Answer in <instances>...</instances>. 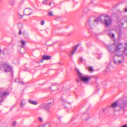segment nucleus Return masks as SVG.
I'll use <instances>...</instances> for the list:
<instances>
[{"mask_svg": "<svg viewBox=\"0 0 127 127\" xmlns=\"http://www.w3.org/2000/svg\"><path fill=\"white\" fill-rule=\"evenodd\" d=\"M115 42L114 44L116 46V48H114L112 46L107 45L106 48L110 52V54H115L118 56L119 55H118V53H120V55H126L127 56V43L125 42V44L126 47H123L122 44V43H118V45L117 46L115 44V40L114 39Z\"/></svg>", "mask_w": 127, "mask_h": 127, "instance_id": "nucleus-1", "label": "nucleus"}, {"mask_svg": "<svg viewBox=\"0 0 127 127\" xmlns=\"http://www.w3.org/2000/svg\"><path fill=\"white\" fill-rule=\"evenodd\" d=\"M48 104L44 103L40 105L39 108L40 109L45 110L49 114L51 113V106L53 105L54 101L53 99H49L48 101Z\"/></svg>", "mask_w": 127, "mask_h": 127, "instance_id": "nucleus-2", "label": "nucleus"}, {"mask_svg": "<svg viewBox=\"0 0 127 127\" xmlns=\"http://www.w3.org/2000/svg\"><path fill=\"white\" fill-rule=\"evenodd\" d=\"M78 73V76L79 78L83 80L84 82L89 81L92 77V76H83L78 69L76 70Z\"/></svg>", "mask_w": 127, "mask_h": 127, "instance_id": "nucleus-3", "label": "nucleus"}, {"mask_svg": "<svg viewBox=\"0 0 127 127\" xmlns=\"http://www.w3.org/2000/svg\"><path fill=\"white\" fill-rule=\"evenodd\" d=\"M2 67L4 68V70L6 72H10L12 73L13 72L12 68L10 65L7 64H3L2 65Z\"/></svg>", "mask_w": 127, "mask_h": 127, "instance_id": "nucleus-4", "label": "nucleus"}, {"mask_svg": "<svg viewBox=\"0 0 127 127\" xmlns=\"http://www.w3.org/2000/svg\"><path fill=\"white\" fill-rule=\"evenodd\" d=\"M105 17L106 18L105 20L104 24L107 26H108L111 24L112 20L107 15H105Z\"/></svg>", "mask_w": 127, "mask_h": 127, "instance_id": "nucleus-5", "label": "nucleus"}, {"mask_svg": "<svg viewBox=\"0 0 127 127\" xmlns=\"http://www.w3.org/2000/svg\"><path fill=\"white\" fill-rule=\"evenodd\" d=\"M32 10L30 8H26L24 10V14L26 15H29L31 14Z\"/></svg>", "mask_w": 127, "mask_h": 127, "instance_id": "nucleus-6", "label": "nucleus"}, {"mask_svg": "<svg viewBox=\"0 0 127 127\" xmlns=\"http://www.w3.org/2000/svg\"><path fill=\"white\" fill-rule=\"evenodd\" d=\"M119 106V107L121 108H122V106L121 105L119 104L117 102H114V103L111 106H108L107 107V108H109L110 107V108H115L116 107L118 106Z\"/></svg>", "mask_w": 127, "mask_h": 127, "instance_id": "nucleus-7", "label": "nucleus"}, {"mask_svg": "<svg viewBox=\"0 0 127 127\" xmlns=\"http://www.w3.org/2000/svg\"><path fill=\"white\" fill-rule=\"evenodd\" d=\"M51 56H49L48 55H44L43 56L41 59L38 62L39 63L40 62L42 63L43 61L44 60H48L51 58Z\"/></svg>", "mask_w": 127, "mask_h": 127, "instance_id": "nucleus-8", "label": "nucleus"}, {"mask_svg": "<svg viewBox=\"0 0 127 127\" xmlns=\"http://www.w3.org/2000/svg\"><path fill=\"white\" fill-rule=\"evenodd\" d=\"M90 118L88 113H84L81 117L83 120H87Z\"/></svg>", "mask_w": 127, "mask_h": 127, "instance_id": "nucleus-9", "label": "nucleus"}, {"mask_svg": "<svg viewBox=\"0 0 127 127\" xmlns=\"http://www.w3.org/2000/svg\"><path fill=\"white\" fill-rule=\"evenodd\" d=\"M9 94V93L8 92H4L2 93H1V95H0V96L3 97L4 99Z\"/></svg>", "mask_w": 127, "mask_h": 127, "instance_id": "nucleus-10", "label": "nucleus"}, {"mask_svg": "<svg viewBox=\"0 0 127 127\" xmlns=\"http://www.w3.org/2000/svg\"><path fill=\"white\" fill-rule=\"evenodd\" d=\"M79 44H78L77 45L76 47H74L73 48V51L71 53H70L68 54L69 55H72L74 53L75 51L77 50L78 47L79 46Z\"/></svg>", "mask_w": 127, "mask_h": 127, "instance_id": "nucleus-11", "label": "nucleus"}, {"mask_svg": "<svg viewBox=\"0 0 127 127\" xmlns=\"http://www.w3.org/2000/svg\"><path fill=\"white\" fill-rule=\"evenodd\" d=\"M93 24L91 22V20L90 19H89L88 20L86 23V25H88L90 27L93 25Z\"/></svg>", "mask_w": 127, "mask_h": 127, "instance_id": "nucleus-12", "label": "nucleus"}, {"mask_svg": "<svg viewBox=\"0 0 127 127\" xmlns=\"http://www.w3.org/2000/svg\"><path fill=\"white\" fill-rule=\"evenodd\" d=\"M99 21L102 22V19L101 17H100L97 18L94 20V22L95 23L97 24Z\"/></svg>", "mask_w": 127, "mask_h": 127, "instance_id": "nucleus-13", "label": "nucleus"}, {"mask_svg": "<svg viewBox=\"0 0 127 127\" xmlns=\"http://www.w3.org/2000/svg\"><path fill=\"white\" fill-rule=\"evenodd\" d=\"M28 102L29 103L33 105H36L37 104V103L36 102L32 100H29Z\"/></svg>", "mask_w": 127, "mask_h": 127, "instance_id": "nucleus-14", "label": "nucleus"}, {"mask_svg": "<svg viewBox=\"0 0 127 127\" xmlns=\"http://www.w3.org/2000/svg\"><path fill=\"white\" fill-rule=\"evenodd\" d=\"M26 102L25 100L23 99H22L20 103V106L21 107H23L26 104Z\"/></svg>", "mask_w": 127, "mask_h": 127, "instance_id": "nucleus-15", "label": "nucleus"}, {"mask_svg": "<svg viewBox=\"0 0 127 127\" xmlns=\"http://www.w3.org/2000/svg\"><path fill=\"white\" fill-rule=\"evenodd\" d=\"M22 34L24 37L26 38H29V36L28 34L26 33L25 32H23Z\"/></svg>", "mask_w": 127, "mask_h": 127, "instance_id": "nucleus-16", "label": "nucleus"}, {"mask_svg": "<svg viewBox=\"0 0 127 127\" xmlns=\"http://www.w3.org/2000/svg\"><path fill=\"white\" fill-rule=\"evenodd\" d=\"M50 126V125L49 123H47L43 125L42 126H41V127H49Z\"/></svg>", "mask_w": 127, "mask_h": 127, "instance_id": "nucleus-17", "label": "nucleus"}, {"mask_svg": "<svg viewBox=\"0 0 127 127\" xmlns=\"http://www.w3.org/2000/svg\"><path fill=\"white\" fill-rule=\"evenodd\" d=\"M21 42L22 45L21 46V47L23 48L24 47V45H25V41L23 40H21Z\"/></svg>", "mask_w": 127, "mask_h": 127, "instance_id": "nucleus-18", "label": "nucleus"}, {"mask_svg": "<svg viewBox=\"0 0 127 127\" xmlns=\"http://www.w3.org/2000/svg\"><path fill=\"white\" fill-rule=\"evenodd\" d=\"M113 61H114V63L116 64H119L120 63L122 62V61H121L120 60H119V61L118 62H118H117L116 61L113 60Z\"/></svg>", "mask_w": 127, "mask_h": 127, "instance_id": "nucleus-19", "label": "nucleus"}, {"mask_svg": "<svg viewBox=\"0 0 127 127\" xmlns=\"http://www.w3.org/2000/svg\"><path fill=\"white\" fill-rule=\"evenodd\" d=\"M14 3V1L12 0H11L9 1V4L11 5H13Z\"/></svg>", "mask_w": 127, "mask_h": 127, "instance_id": "nucleus-20", "label": "nucleus"}, {"mask_svg": "<svg viewBox=\"0 0 127 127\" xmlns=\"http://www.w3.org/2000/svg\"><path fill=\"white\" fill-rule=\"evenodd\" d=\"M109 36L111 38H113L114 39V34L112 33L111 34V33L109 34Z\"/></svg>", "mask_w": 127, "mask_h": 127, "instance_id": "nucleus-21", "label": "nucleus"}, {"mask_svg": "<svg viewBox=\"0 0 127 127\" xmlns=\"http://www.w3.org/2000/svg\"><path fill=\"white\" fill-rule=\"evenodd\" d=\"M18 27L19 29H21L23 27V25L21 23H19L18 24Z\"/></svg>", "mask_w": 127, "mask_h": 127, "instance_id": "nucleus-22", "label": "nucleus"}, {"mask_svg": "<svg viewBox=\"0 0 127 127\" xmlns=\"http://www.w3.org/2000/svg\"><path fill=\"white\" fill-rule=\"evenodd\" d=\"M53 13L52 11H50L48 13V15L50 16H52L53 15Z\"/></svg>", "mask_w": 127, "mask_h": 127, "instance_id": "nucleus-23", "label": "nucleus"}, {"mask_svg": "<svg viewBox=\"0 0 127 127\" xmlns=\"http://www.w3.org/2000/svg\"><path fill=\"white\" fill-rule=\"evenodd\" d=\"M89 71L91 72H93L94 71V70L93 69L92 67H89Z\"/></svg>", "mask_w": 127, "mask_h": 127, "instance_id": "nucleus-24", "label": "nucleus"}, {"mask_svg": "<svg viewBox=\"0 0 127 127\" xmlns=\"http://www.w3.org/2000/svg\"><path fill=\"white\" fill-rule=\"evenodd\" d=\"M18 14L19 15L18 18H22L23 17V15L21 14L20 13H18Z\"/></svg>", "mask_w": 127, "mask_h": 127, "instance_id": "nucleus-25", "label": "nucleus"}, {"mask_svg": "<svg viewBox=\"0 0 127 127\" xmlns=\"http://www.w3.org/2000/svg\"><path fill=\"white\" fill-rule=\"evenodd\" d=\"M17 124L16 122L14 121L13 122V123L12 124V126H15Z\"/></svg>", "mask_w": 127, "mask_h": 127, "instance_id": "nucleus-26", "label": "nucleus"}, {"mask_svg": "<svg viewBox=\"0 0 127 127\" xmlns=\"http://www.w3.org/2000/svg\"><path fill=\"white\" fill-rule=\"evenodd\" d=\"M122 104L123 106L126 105H127V102H126V101H124L123 102Z\"/></svg>", "mask_w": 127, "mask_h": 127, "instance_id": "nucleus-27", "label": "nucleus"}, {"mask_svg": "<svg viewBox=\"0 0 127 127\" xmlns=\"http://www.w3.org/2000/svg\"><path fill=\"white\" fill-rule=\"evenodd\" d=\"M83 59H82V58H80V59L79 60V62L80 63H81L83 62Z\"/></svg>", "mask_w": 127, "mask_h": 127, "instance_id": "nucleus-28", "label": "nucleus"}, {"mask_svg": "<svg viewBox=\"0 0 127 127\" xmlns=\"http://www.w3.org/2000/svg\"><path fill=\"white\" fill-rule=\"evenodd\" d=\"M4 99L3 98V97H2L0 95V102L3 101Z\"/></svg>", "mask_w": 127, "mask_h": 127, "instance_id": "nucleus-29", "label": "nucleus"}, {"mask_svg": "<svg viewBox=\"0 0 127 127\" xmlns=\"http://www.w3.org/2000/svg\"><path fill=\"white\" fill-rule=\"evenodd\" d=\"M19 83L21 84H24V82L23 81L19 82Z\"/></svg>", "mask_w": 127, "mask_h": 127, "instance_id": "nucleus-30", "label": "nucleus"}, {"mask_svg": "<svg viewBox=\"0 0 127 127\" xmlns=\"http://www.w3.org/2000/svg\"><path fill=\"white\" fill-rule=\"evenodd\" d=\"M81 79H80L79 78H77L76 79V81L78 82H79L81 81Z\"/></svg>", "mask_w": 127, "mask_h": 127, "instance_id": "nucleus-31", "label": "nucleus"}, {"mask_svg": "<svg viewBox=\"0 0 127 127\" xmlns=\"http://www.w3.org/2000/svg\"><path fill=\"white\" fill-rule=\"evenodd\" d=\"M41 25H43L44 24V21H42L41 22Z\"/></svg>", "mask_w": 127, "mask_h": 127, "instance_id": "nucleus-32", "label": "nucleus"}, {"mask_svg": "<svg viewBox=\"0 0 127 127\" xmlns=\"http://www.w3.org/2000/svg\"><path fill=\"white\" fill-rule=\"evenodd\" d=\"M38 120L40 121L41 122L42 121V119L41 117L39 118H38Z\"/></svg>", "mask_w": 127, "mask_h": 127, "instance_id": "nucleus-33", "label": "nucleus"}, {"mask_svg": "<svg viewBox=\"0 0 127 127\" xmlns=\"http://www.w3.org/2000/svg\"><path fill=\"white\" fill-rule=\"evenodd\" d=\"M19 34L20 35L21 34H22V32L21 30H20L19 32Z\"/></svg>", "mask_w": 127, "mask_h": 127, "instance_id": "nucleus-34", "label": "nucleus"}, {"mask_svg": "<svg viewBox=\"0 0 127 127\" xmlns=\"http://www.w3.org/2000/svg\"><path fill=\"white\" fill-rule=\"evenodd\" d=\"M122 127H127V126L126 125H125L122 126Z\"/></svg>", "mask_w": 127, "mask_h": 127, "instance_id": "nucleus-35", "label": "nucleus"}, {"mask_svg": "<svg viewBox=\"0 0 127 127\" xmlns=\"http://www.w3.org/2000/svg\"><path fill=\"white\" fill-rule=\"evenodd\" d=\"M61 100H62V101H65V100H64V99L63 98H61Z\"/></svg>", "mask_w": 127, "mask_h": 127, "instance_id": "nucleus-36", "label": "nucleus"}, {"mask_svg": "<svg viewBox=\"0 0 127 127\" xmlns=\"http://www.w3.org/2000/svg\"><path fill=\"white\" fill-rule=\"evenodd\" d=\"M46 0H45V1H44L43 2V3H44V4H46Z\"/></svg>", "mask_w": 127, "mask_h": 127, "instance_id": "nucleus-37", "label": "nucleus"}, {"mask_svg": "<svg viewBox=\"0 0 127 127\" xmlns=\"http://www.w3.org/2000/svg\"><path fill=\"white\" fill-rule=\"evenodd\" d=\"M125 11H127V8L126 7L125 8Z\"/></svg>", "mask_w": 127, "mask_h": 127, "instance_id": "nucleus-38", "label": "nucleus"}, {"mask_svg": "<svg viewBox=\"0 0 127 127\" xmlns=\"http://www.w3.org/2000/svg\"><path fill=\"white\" fill-rule=\"evenodd\" d=\"M52 3H53V2H52H52H51L50 3H49V5H50V6H51V4H52Z\"/></svg>", "mask_w": 127, "mask_h": 127, "instance_id": "nucleus-39", "label": "nucleus"}, {"mask_svg": "<svg viewBox=\"0 0 127 127\" xmlns=\"http://www.w3.org/2000/svg\"><path fill=\"white\" fill-rule=\"evenodd\" d=\"M103 112H104V111L105 110V109H103Z\"/></svg>", "mask_w": 127, "mask_h": 127, "instance_id": "nucleus-40", "label": "nucleus"}, {"mask_svg": "<svg viewBox=\"0 0 127 127\" xmlns=\"http://www.w3.org/2000/svg\"><path fill=\"white\" fill-rule=\"evenodd\" d=\"M50 89H51V90L52 91H54V90H52V89H51V87H50Z\"/></svg>", "mask_w": 127, "mask_h": 127, "instance_id": "nucleus-41", "label": "nucleus"}, {"mask_svg": "<svg viewBox=\"0 0 127 127\" xmlns=\"http://www.w3.org/2000/svg\"><path fill=\"white\" fill-rule=\"evenodd\" d=\"M18 80V79H16L15 80V82H17V80Z\"/></svg>", "mask_w": 127, "mask_h": 127, "instance_id": "nucleus-42", "label": "nucleus"}, {"mask_svg": "<svg viewBox=\"0 0 127 127\" xmlns=\"http://www.w3.org/2000/svg\"><path fill=\"white\" fill-rule=\"evenodd\" d=\"M1 52H2L1 50H0V53H1Z\"/></svg>", "mask_w": 127, "mask_h": 127, "instance_id": "nucleus-43", "label": "nucleus"}, {"mask_svg": "<svg viewBox=\"0 0 127 127\" xmlns=\"http://www.w3.org/2000/svg\"><path fill=\"white\" fill-rule=\"evenodd\" d=\"M120 35V33H118V35Z\"/></svg>", "mask_w": 127, "mask_h": 127, "instance_id": "nucleus-44", "label": "nucleus"}, {"mask_svg": "<svg viewBox=\"0 0 127 127\" xmlns=\"http://www.w3.org/2000/svg\"><path fill=\"white\" fill-rule=\"evenodd\" d=\"M2 66V65H0V66Z\"/></svg>", "mask_w": 127, "mask_h": 127, "instance_id": "nucleus-45", "label": "nucleus"}, {"mask_svg": "<svg viewBox=\"0 0 127 127\" xmlns=\"http://www.w3.org/2000/svg\"><path fill=\"white\" fill-rule=\"evenodd\" d=\"M1 69V68L0 67V69Z\"/></svg>", "mask_w": 127, "mask_h": 127, "instance_id": "nucleus-46", "label": "nucleus"}, {"mask_svg": "<svg viewBox=\"0 0 127 127\" xmlns=\"http://www.w3.org/2000/svg\"><path fill=\"white\" fill-rule=\"evenodd\" d=\"M53 85H52V86H53Z\"/></svg>", "mask_w": 127, "mask_h": 127, "instance_id": "nucleus-47", "label": "nucleus"}, {"mask_svg": "<svg viewBox=\"0 0 127 127\" xmlns=\"http://www.w3.org/2000/svg\"><path fill=\"white\" fill-rule=\"evenodd\" d=\"M53 85H52V86H53Z\"/></svg>", "mask_w": 127, "mask_h": 127, "instance_id": "nucleus-48", "label": "nucleus"}, {"mask_svg": "<svg viewBox=\"0 0 127 127\" xmlns=\"http://www.w3.org/2000/svg\"><path fill=\"white\" fill-rule=\"evenodd\" d=\"M119 31H120V30Z\"/></svg>", "mask_w": 127, "mask_h": 127, "instance_id": "nucleus-49", "label": "nucleus"}]
</instances>
